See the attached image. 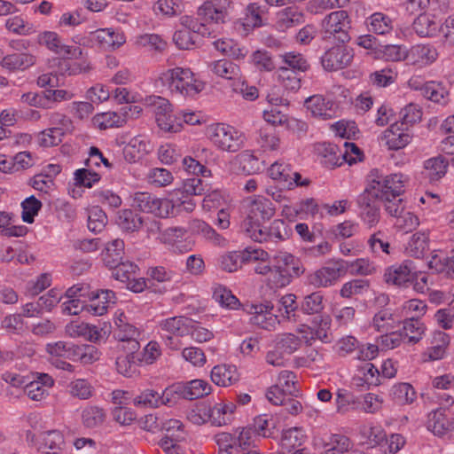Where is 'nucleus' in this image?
Returning <instances> with one entry per match:
<instances>
[{
    "label": "nucleus",
    "instance_id": "7c9ffc66",
    "mask_svg": "<svg viewBox=\"0 0 454 454\" xmlns=\"http://www.w3.org/2000/svg\"><path fill=\"white\" fill-rule=\"evenodd\" d=\"M382 141L389 150H399L410 143L411 136L397 124H393L383 132Z\"/></svg>",
    "mask_w": 454,
    "mask_h": 454
},
{
    "label": "nucleus",
    "instance_id": "c85d7f7f",
    "mask_svg": "<svg viewBox=\"0 0 454 454\" xmlns=\"http://www.w3.org/2000/svg\"><path fill=\"white\" fill-rule=\"evenodd\" d=\"M200 20L208 25H218L224 23L228 17L226 10L214 4L213 2H205L197 12Z\"/></svg>",
    "mask_w": 454,
    "mask_h": 454
},
{
    "label": "nucleus",
    "instance_id": "680f3d73",
    "mask_svg": "<svg viewBox=\"0 0 454 454\" xmlns=\"http://www.w3.org/2000/svg\"><path fill=\"white\" fill-rule=\"evenodd\" d=\"M116 223L122 231H134L141 226L142 220L132 210L125 209L119 213Z\"/></svg>",
    "mask_w": 454,
    "mask_h": 454
},
{
    "label": "nucleus",
    "instance_id": "603ef678",
    "mask_svg": "<svg viewBox=\"0 0 454 454\" xmlns=\"http://www.w3.org/2000/svg\"><path fill=\"white\" fill-rule=\"evenodd\" d=\"M267 244H276L284 241L289 236L287 225L282 219H275L267 227Z\"/></svg>",
    "mask_w": 454,
    "mask_h": 454
},
{
    "label": "nucleus",
    "instance_id": "ddd939ff",
    "mask_svg": "<svg viewBox=\"0 0 454 454\" xmlns=\"http://www.w3.org/2000/svg\"><path fill=\"white\" fill-rule=\"evenodd\" d=\"M359 217L369 229L374 228L380 221V203L377 197L366 188L357 197Z\"/></svg>",
    "mask_w": 454,
    "mask_h": 454
},
{
    "label": "nucleus",
    "instance_id": "9b49d317",
    "mask_svg": "<svg viewBox=\"0 0 454 454\" xmlns=\"http://www.w3.org/2000/svg\"><path fill=\"white\" fill-rule=\"evenodd\" d=\"M252 437L251 428L238 427L233 433L221 432L214 436L218 446V454H236L237 450L246 447Z\"/></svg>",
    "mask_w": 454,
    "mask_h": 454
},
{
    "label": "nucleus",
    "instance_id": "6e6d98bb",
    "mask_svg": "<svg viewBox=\"0 0 454 454\" xmlns=\"http://www.w3.org/2000/svg\"><path fill=\"white\" fill-rule=\"evenodd\" d=\"M280 57L284 63V66L281 67H289L297 73L306 72L309 68L308 60L301 53L289 51L282 54Z\"/></svg>",
    "mask_w": 454,
    "mask_h": 454
},
{
    "label": "nucleus",
    "instance_id": "cd10ccee",
    "mask_svg": "<svg viewBox=\"0 0 454 454\" xmlns=\"http://www.w3.org/2000/svg\"><path fill=\"white\" fill-rule=\"evenodd\" d=\"M358 371V373L353 376L351 384L361 388H369L381 384L380 378L391 379L395 377L396 371Z\"/></svg>",
    "mask_w": 454,
    "mask_h": 454
},
{
    "label": "nucleus",
    "instance_id": "c03bdc74",
    "mask_svg": "<svg viewBox=\"0 0 454 454\" xmlns=\"http://www.w3.org/2000/svg\"><path fill=\"white\" fill-rule=\"evenodd\" d=\"M307 435L301 427H292L283 432L281 446L284 450L291 451L301 447L306 441Z\"/></svg>",
    "mask_w": 454,
    "mask_h": 454
},
{
    "label": "nucleus",
    "instance_id": "393cba45",
    "mask_svg": "<svg viewBox=\"0 0 454 454\" xmlns=\"http://www.w3.org/2000/svg\"><path fill=\"white\" fill-rule=\"evenodd\" d=\"M119 398L129 401L131 396L129 392L115 390V422L119 424V427H115V433L122 434L123 432L120 429L126 427L129 430L137 419V414L131 408L122 406L124 403L122 401L117 403Z\"/></svg>",
    "mask_w": 454,
    "mask_h": 454
},
{
    "label": "nucleus",
    "instance_id": "37998d69",
    "mask_svg": "<svg viewBox=\"0 0 454 454\" xmlns=\"http://www.w3.org/2000/svg\"><path fill=\"white\" fill-rule=\"evenodd\" d=\"M369 31L378 35H386L392 31L393 21L390 17L382 12H375L366 19Z\"/></svg>",
    "mask_w": 454,
    "mask_h": 454
},
{
    "label": "nucleus",
    "instance_id": "72a5a7b5",
    "mask_svg": "<svg viewBox=\"0 0 454 454\" xmlns=\"http://www.w3.org/2000/svg\"><path fill=\"white\" fill-rule=\"evenodd\" d=\"M35 63V57L27 52L10 54L1 60V66L9 71L25 70Z\"/></svg>",
    "mask_w": 454,
    "mask_h": 454
},
{
    "label": "nucleus",
    "instance_id": "f257e3e1",
    "mask_svg": "<svg viewBox=\"0 0 454 454\" xmlns=\"http://www.w3.org/2000/svg\"><path fill=\"white\" fill-rule=\"evenodd\" d=\"M3 380L10 384L11 387L15 388L11 395L19 397L24 392L31 400L41 401L48 395V388L53 385L52 378L46 374L41 373L36 380L28 381L25 376L11 371H6L3 376Z\"/></svg>",
    "mask_w": 454,
    "mask_h": 454
},
{
    "label": "nucleus",
    "instance_id": "f03ea898",
    "mask_svg": "<svg viewBox=\"0 0 454 454\" xmlns=\"http://www.w3.org/2000/svg\"><path fill=\"white\" fill-rule=\"evenodd\" d=\"M273 271L270 286L282 288L288 286L294 278H299L305 271L301 261L288 252H278L272 259Z\"/></svg>",
    "mask_w": 454,
    "mask_h": 454
},
{
    "label": "nucleus",
    "instance_id": "4d7b16f0",
    "mask_svg": "<svg viewBox=\"0 0 454 454\" xmlns=\"http://www.w3.org/2000/svg\"><path fill=\"white\" fill-rule=\"evenodd\" d=\"M183 8V0H158L153 6V11L156 14L173 17L180 14Z\"/></svg>",
    "mask_w": 454,
    "mask_h": 454
},
{
    "label": "nucleus",
    "instance_id": "e2e57ef3",
    "mask_svg": "<svg viewBox=\"0 0 454 454\" xmlns=\"http://www.w3.org/2000/svg\"><path fill=\"white\" fill-rule=\"evenodd\" d=\"M5 28L15 35H27L33 32V26L21 15L10 17L5 20Z\"/></svg>",
    "mask_w": 454,
    "mask_h": 454
},
{
    "label": "nucleus",
    "instance_id": "412c9836",
    "mask_svg": "<svg viewBox=\"0 0 454 454\" xmlns=\"http://www.w3.org/2000/svg\"><path fill=\"white\" fill-rule=\"evenodd\" d=\"M272 309L273 305L269 301L253 305L250 311L252 315L251 323L266 331L276 330L280 320L277 315L272 313Z\"/></svg>",
    "mask_w": 454,
    "mask_h": 454
},
{
    "label": "nucleus",
    "instance_id": "b1692460",
    "mask_svg": "<svg viewBox=\"0 0 454 454\" xmlns=\"http://www.w3.org/2000/svg\"><path fill=\"white\" fill-rule=\"evenodd\" d=\"M173 392L177 393V395L182 398L194 400L209 395L211 386L203 380H192L185 383L173 384V387L168 390L167 395Z\"/></svg>",
    "mask_w": 454,
    "mask_h": 454
},
{
    "label": "nucleus",
    "instance_id": "864d4df0",
    "mask_svg": "<svg viewBox=\"0 0 454 454\" xmlns=\"http://www.w3.org/2000/svg\"><path fill=\"white\" fill-rule=\"evenodd\" d=\"M73 361H80L82 364H91L99 359L100 353L98 348L92 345L76 346L74 349Z\"/></svg>",
    "mask_w": 454,
    "mask_h": 454
},
{
    "label": "nucleus",
    "instance_id": "a211bd4d",
    "mask_svg": "<svg viewBox=\"0 0 454 454\" xmlns=\"http://www.w3.org/2000/svg\"><path fill=\"white\" fill-rule=\"evenodd\" d=\"M353 57V50L341 43L327 50L321 57V63L325 70L336 71L349 66Z\"/></svg>",
    "mask_w": 454,
    "mask_h": 454
},
{
    "label": "nucleus",
    "instance_id": "5701e85b",
    "mask_svg": "<svg viewBox=\"0 0 454 454\" xmlns=\"http://www.w3.org/2000/svg\"><path fill=\"white\" fill-rule=\"evenodd\" d=\"M117 136L118 137L115 142L119 145H124L122 148V155L125 160L129 163L140 160L150 151L148 143L140 137H134L129 139L128 134Z\"/></svg>",
    "mask_w": 454,
    "mask_h": 454
},
{
    "label": "nucleus",
    "instance_id": "3c124183",
    "mask_svg": "<svg viewBox=\"0 0 454 454\" xmlns=\"http://www.w3.org/2000/svg\"><path fill=\"white\" fill-rule=\"evenodd\" d=\"M298 384L297 377L293 371H280L277 382L274 385L278 386L288 395L297 396L299 392Z\"/></svg>",
    "mask_w": 454,
    "mask_h": 454
},
{
    "label": "nucleus",
    "instance_id": "dca6fc26",
    "mask_svg": "<svg viewBox=\"0 0 454 454\" xmlns=\"http://www.w3.org/2000/svg\"><path fill=\"white\" fill-rule=\"evenodd\" d=\"M155 120L159 128L166 132L176 133L181 130L182 123L178 114H171V105L168 100L158 97L153 101Z\"/></svg>",
    "mask_w": 454,
    "mask_h": 454
},
{
    "label": "nucleus",
    "instance_id": "de8ad7c7",
    "mask_svg": "<svg viewBox=\"0 0 454 454\" xmlns=\"http://www.w3.org/2000/svg\"><path fill=\"white\" fill-rule=\"evenodd\" d=\"M353 442L343 434H333L325 444V450L322 454H347L352 452Z\"/></svg>",
    "mask_w": 454,
    "mask_h": 454
},
{
    "label": "nucleus",
    "instance_id": "4468645a",
    "mask_svg": "<svg viewBox=\"0 0 454 454\" xmlns=\"http://www.w3.org/2000/svg\"><path fill=\"white\" fill-rule=\"evenodd\" d=\"M133 206L143 212L164 218L170 215L174 204L168 199H158L148 192H136Z\"/></svg>",
    "mask_w": 454,
    "mask_h": 454
},
{
    "label": "nucleus",
    "instance_id": "c756f323",
    "mask_svg": "<svg viewBox=\"0 0 454 454\" xmlns=\"http://www.w3.org/2000/svg\"><path fill=\"white\" fill-rule=\"evenodd\" d=\"M449 161L442 156L430 158L424 162L423 176L429 183L440 181L447 173Z\"/></svg>",
    "mask_w": 454,
    "mask_h": 454
},
{
    "label": "nucleus",
    "instance_id": "338daca9",
    "mask_svg": "<svg viewBox=\"0 0 454 454\" xmlns=\"http://www.w3.org/2000/svg\"><path fill=\"white\" fill-rule=\"evenodd\" d=\"M173 179L172 173L163 168H152L147 174L148 182L156 187L167 186L173 182Z\"/></svg>",
    "mask_w": 454,
    "mask_h": 454
},
{
    "label": "nucleus",
    "instance_id": "13d9d810",
    "mask_svg": "<svg viewBox=\"0 0 454 454\" xmlns=\"http://www.w3.org/2000/svg\"><path fill=\"white\" fill-rule=\"evenodd\" d=\"M392 395L396 403L411 404L417 398L416 391L409 383H399L394 386Z\"/></svg>",
    "mask_w": 454,
    "mask_h": 454
},
{
    "label": "nucleus",
    "instance_id": "69168bd1",
    "mask_svg": "<svg viewBox=\"0 0 454 454\" xmlns=\"http://www.w3.org/2000/svg\"><path fill=\"white\" fill-rule=\"evenodd\" d=\"M404 341L403 333L399 331H389L377 339V343L382 350L394 349Z\"/></svg>",
    "mask_w": 454,
    "mask_h": 454
},
{
    "label": "nucleus",
    "instance_id": "4be33fe9",
    "mask_svg": "<svg viewBox=\"0 0 454 454\" xmlns=\"http://www.w3.org/2000/svg\"><path fill=\"white\" fill-rule=\"evenodd\" d=\"M236 404L232 402L216 403L214 406L203 405L202 411L207 415L208 421L215 427H223L231 423Z\"/></svg>",
    "mask_w": 454,
    "mask_h": 454
},
{
    "label": "nucleus",
    "instance_id": "423d86ee",
    "mask_svg": "<svg viewBox=\"0 0 454 454\" xmlns=\"http://www.w3.org/2000/svg\"><path fill=\"white\" fill-rule=\"evenodd\" d=\"M210 139L219 150L236 153L245 146L247 137L231 125L217 123L211 128Z\"/></svg>",
    "mask_w": 454,
    "mask_h": 454
},
{
    "label": "nucleus",
    "instance_id": "bb28decb",
    "mask_svg": "<svg viewBox=\"0 0 454 454\" xmlns=\"http://www.w3.org/2000/svg\"><path fill=\"white\" fill-rule=\"evenodd\" d=\"M437 57L438 53L434 47L417 44L406 52L405 59L409 64L425 67L434 62Z\"/></svg>",
    "mask_w": 454,
    "mask_h": 454
},
{
    "label": "nucleus",
    "instance_id": "5fc2aeb1",
    "mask_svg": "<svg viewBox=\"0 0 454 454\" xmlns=\"http://www.w3.org/2000/svg\"><path fill=\"white\" fill-rule=\"evenodd\" d=\"M89 39L93 46L107 51L114 46V31L111 28H100L91 32Z\"/></svg>",
    "mask_w": 454,
    "mask_h": 454
},
{
    "label": "nucleus",
    "instance_id": "0e129e2a",
    "mask_svg": "<svg viewBox=\"0 0 454 454\" xmlns=\"http://www.w3.org/2000/svg\"><path fill=\"white\" fill-rule=\"evenodd\" d=\"M323 295L320 292L312 293L304 297L301 303V309L308 315L317 314L323 310Z\"/></svg>",
    "mask_w": 454,
    "mask_h": 454
},
{
    "label": "nucleus",
    "instance_id": "ea45409f",
    "mask_svg": "<svg viewBox=\"0 0 454 454\" xmlns=\"http://www.w3.org/2000/svg\"><path fill=\"white\" fill-rule=\"evenodd\" d=\"M435 337L439 338L440 343L427 348V350L421 354L420 361L422 363L437 361L444 357L447 347L450 343V337L448 334L442 332L437 333Z\"/></svg>",
    "mask_w": 454,
    "mask_h": 454
},
{
    "label": "nucleus",
    "instance_id": "f8f14e48",
    "mask_svg": "<svg viewBox=\"0 0 454 454\" xmlns=\"http://www.w3.org/2000/svg\"><path fill=\"white\" fill-rule=\"evenodd\" d=\"M139 268L132 261L127 258H121L115 265V280L125 284L127 289L140 293L147 287V280L144 278H137Z\"/></svg>",
    "mask_w": 454,
    "mask_h": 454
},
{
    "label": "nucleus",
    "instance_id": "1a4fd4ad",
    "mask_svg": "<svg viewBox=\"0 0 454 454\" xmlns=\"http://www.w3.org/2000/svg\"><path fill=\"white\" fill-rule=\"evenodd\" d=\"M407 180L408 178L401 173L377 176L369 183L366 189L378 198L400 197L404 192Z\"/></svg>",
    "mask_w": 454,
    "mask_h": 454
},
{
    "label": "nucleus",
    "instance_id": "6e6552de",
    "mask_svg": "<svg viewBox=\"0 0 454 454\" xmlns=\"http://www.w3.org/2000/svg\"><path fill=\"white\" fill-rule=\"evenodd\" d=\"M348 270V262L342 259L332 260L308 276V282L314 287H329L337 283Z\"/></svg>",
    "mask_w": 454,
    "mask_h": 454
},
{
    "label": "nucleus",
    "instance_id": "4c0bfd02",
    "mask_svg": "<svg viewBox=\"0 0 454 454\" xmlns=\"http://www.w3.org/2000/svg\"><path fill=\"white\" fill-rule=\"evenodd\" d=\"M208 68L216 76L227 80L237 79L240 75L239 67L225 59L210 62Z\"/></svg>",
    "mask_w": 454,
    "mask_h": 454
},
{
    "label": "nucleus",
    "instance_id": "aec40b11",
    "mask_svg": "<svg viewBox=\"0 0 454 454\" xmlns=\"http://www.w3.org/2000/svg\"><path fill=\"white\" fill-rule=\"evenodd\" d=\"M266 256V251L249 247L243 253L232 252L222 255L220 258V267L225 271L234 272L241 267L243 262H249L251 259H263Z\"/></svg>",
    "mask_w": 454,
    "mask_h": 454
},
{
    "label": "nucleus",
    "instance_id": "f704fd0d",
    "mask_svg": "<svg viewBox=\"0 0 454 454\" xmlns=\"http://www.w3.org/2000/svg\"><path fill=\"white\" fill-rule=\"evenodd\" d=\"M448 421L445 409L438 408L428 413L426 426L434 435L442 437L447 435Z\"/></svg>",
    "mask_w": 454,
    "mask_h": 454
},
{
    "label": "nucleus",
    "instance_id": "20e7f679",
    "mask_svg": "<svg viewBox=\"0 0 454 454\" xmlns=\"http://www.w3.org/2000/svg\"><path fill=\"white\" fill-rule=\"evenodd\" d=\"M160 80L172 92L184 96H194L204 89V83L195 79L189 68L168 69L161 74Z\"/></svg>",
    "mask_w": 454,
    "mask_h": 454
},
{
    "label": "nucleus",
    "instance_id": "052dcab7",
    "mask_svg": "<svg viewBox=\"0 0 454 454\" xmlns=\"http://www.w3.org/2000/svg\"><path fill=\"white\" fill-rule=\"evenodd\" d=\"M437 28V24L426 14H419L413 22V29L422 37L433 36Z\"/></svg>",
    "mask_w": 454,
    "mask_h": 454
},
{
    "label": "nucleus",
    "instance_id": "a19ab883",
    "mask_svg": "<svg viewBox=\"0 0 454 454\" xmlns=\"http://www.w3.org/2000/svg\"><path fill=\"white\" fill-rule=\"evenodd\" d=\"M399 321L394 317L389 309H384L378 311L372 317V326L380 333H387L394 330L398 325Z\"/></svg>",
    "mask_w": 454,
    "mask_h": 454
},
{
    "label": "nucleus",
    "instance_id": "0eeeda50",
    "mask_svg": "<svg viewBox=\"0 0 454 454\" xmlns=\"http://www.w3.org/2000/svg\"><path fill=\"white\" fill-rule=\"evenodd\" d=\"M159 329L163 333L165 344L171 349L177 350L182 342L177 337L187 335L191 332L192 319L185 317H172L159 322Z\"/></svg>",
    "mask_w": 454,
    "mask_h": 454
},
{
    "label": "nucleus",
    "instance_id": "09e8293b",
    "mask_svg": "<svg viewBox=\"0 0 454 454\" xmlns=\"http://www.w3.org/2000/svg\"><path fill=\"white\" fill-rule=\"evenodd\" d=\"M241 231L249 239L259 243H267V227L262 226L261 222L243 221Z\"/></svg>",
    "mask_w": 454,
    "mask_h": 454
},
{
    "label": "nucleus",
    "instance_id": "8fccbe9b",
    "mask_svg": "<svg viewBox=\"0 0 454 454\" xmlns=\"http://www.w3.org/2000/svg\"><path fill=\"white\" fill-rule=\"evenodd\" d=\"M278 79L285 90L296 92L301 86V77L297 72L289 67H278L277 70Z\"/></svg>",
    "mask_w": 454,
    "mask_h": 454
},
{
    "label": "nucleus",
    "instance_id": "a878e982",
    "mask_svg": "<svg viewBox=\"0 0 454 454\" xmlns=\"http://www.w3.org/2000/svg\"><path fill=\"white\" fill-rule=\"evenodd\" d=\"M411 264V261H404L400 264L387 267L384 273L386 283L402 286L411 281L413 278Z\"/></svg>",
    "mask_w": 454,
    "mask_h": 454
},
{
    "label": "nucleus",
    "instance_id": "e433bc0d",
    "mask_svg": "<svg viewBox=\"0 0 454 454\" xmlns=\"http://www.w3.org/2000/svg\"><path fill=\"white\" fill-rule=\"evenodd\" d=\"M303 22L304 16L295 6L285 8L277 14V26L280 30H286Z\"/></svg>",
    "mask_w": 454,
    "mask_h": 454
},
{
    "label": "nucleus",
    "instance_id": "2eb2a0df",
    "mask_svg": "<svg viewBox=\"0 0 454 454\" xmlns=\"http://www.w3.org/2000/svg\"><path fill=\"white\" fill-rule=\"evenodd\" d=\"M304 107L313 117L321 120L335 118L340 114V104L323 95H313L304 101Z\"/></svg>",
    "mask_w": 454,
    "mask_h": 454
},
{
    "label": "nucleus",
    "instance_id": "473e14b6",
    "mask_svg": "<svg viewBox=\"0 0 454 454\" xmlns=\"http://www.w3.org/2000/svg\"><path fill=\"white\" fill-rule=\"evenodd\" d=\"M63 434L58 430L43 432L40 434L38 450L46 454H57L64 446Z\"/></svg>",
    "mask_w": 454,
    "mask_h": 454
},
{
    "label": "nucleus",
    "instance_id": "39448f33",
    "mask_svg": "<svg viewBox=\"0 0 454 454\" xmlns=\"http://www.w3.org/2000/svg\"><path fill=\"white\" fill-rule=\"evenodd\" d=\"M323 40L330 43L345 44L351 36V21L346 11H335L325 17L322 20Z\"/></svg>",
    "mask_w": 454,
    "mask_h": 454
},
{
    "label": "nucleus",
    "instance_id": "79ce46f5",
    "mask_svg": "<svg viewBox=\"0 0 454 454\" xmlns=\"http://www.w3.org/2000/svg\"><path fill=\"white\" fill-rule=\"evenodd\" d=\"M425 330L424 324L419 318L411 317L403 322L401 332L403 334L404 340H408L410 343H417L422 339Z\"/></svg>",
    "mask_w": 454,
    "mask_h": 454
},
{
    "label": "nucleus",
    "instance_id": "bf43d9fd",
    "mask_svg": "<svg viewBox=\"0 0 454 454\" xmlns=\"http://www.w3.org/2000/svg\"><path fill=\"white\" fill-rule=\"evenodd\" d=\"M336 136L345 139H356L359 133L357 125L353 121L340 120L331 126Z\"/></svg>",
    "mask_w": 454,
    "mask_h": 454
},
{
    "label": "nucleus",
    "instance_id": "c9c22d12",
    "mask_svg": "<svg viewBox=\"0 0 454 454\" xmlns=\"http://www.w3.org/2000/svg\"><path fill=\"white\" fill-rule=\"evenodd\" d=\"M423 97L432 102L445 106L449 102L450 92L442 82L429 81L424 87Z\"/></svg>",
    "mask_w": 454,
    "mask_h": 454
},
{
    "label": "nucleus",
    "instance_id": "774afa93",
    "mask_svg": "<svg viewBox=\"0 0 454 454\" xmlns=\"http://www.w3.org/2000/svg\"><path fill=\"white\" fill-rule=\"evenodd\" d=\"M419 225V217L412 212L405 210L395 218V227L405 233L411 232Z\"/></svg>",
    "mask_w": 454,
    "mask_h": 454
},
{
    "label": "nucleus",
    "instance_id": "f3484780",
    "mask_svg": "<svg viewBox=\"0 0 454 454\" xmlns=\"http://www.w3.org/2000/svg\"><path fill=\"white\" fill-rule=\"evenodd\" d=\"M67 333L72 338L83 337L96 342L106 340L111 333V325H105L98 329L97 326L83 322H73L67 325Z\"/></svg>",
    "mask_w": 454,
    "mask_h": 454
},
{
    "label": "nucleus",
    "instance_id": "58836bf2",
    "mask_svg": "<svg viewBox=\"0 0 454 454\" xmlns=\"http://www.w3.org/2000/svg\"><path fill=\"white\" fill-rule=\"evenodd\" d=\"M316 153L324 159L326 167L334 168L341 166L340 155L338 146L331 143H318L315 145Z\"/></svg>",
    "mask_w": 454,
    "mask_h": 454
},
{
    "label": "nucleus",
    "instance_id": "9d476101",
    "mask_svg": "<svg viewBox=\"0 0 454 454\" xmlns=\"http://www.w3.org/2000/svg\"><path fill=\"white\" fill-rule=\"evenodd\" d=\"M135 102V95L131 94L127 88H115V127H121L138 117L142 108L133 105Z\"/></svg>",
    "mask_w": 454,
    "mask_h": 454
},
{
    "label": "nucleus",
    "instance_id": "49530a36",
    "mask_svg": "<svg viewBox=\"0 0 454 454\" xmlns=\"http://www.w3.org/2000/svg\"><path fill=\"white\" fill-rule=\"evenodd\" d=\"M87 299L89 301V303L86 302L87 312L95 316H101L106 311L109 302L108 291L90 292V296Z\"/></svg>",
    "mask_w": 454,
    "mask_h": 454
},
{
    "label": "nucleus",
    "instance_id": "6ab92c4d",
    "mask_svg": "<svg viewBox=\"0 0 454 454\" xmlns=\"http://www.w3.org/2000/svg\"><path fill=\"white\" fill-rule=\"evenodd\" d=\"M247 216L243 221L262 222L270 220L275 214L273 203L262 196L250 197L246 200Z\"/></svg>",
    "mask_w": 454,
    "mask_h": 454
},
{
    "label": "nucleus",
    "instance_id": "a18cd8bd",
    "mask_svg": "<svg viewBox=\"0 0 454 454\" xmlns=\"http://www.w3.org/2000/svg\"><path fill=\"white\" fill-rule=\"evenodd\" d=\"M367 245L371 253L375 255H380L381 253L387 255L391 254L389 238L384 231L379 230L371 234Z\"/></svg>",
    "mask_w": 454,
    "mask_h": 454
},
{
    "label": "nucleus",
    "instance_id": "7ed1b4c3",
    "mask_svg": "<svg viewBox=\"0 0 454 454\" xmlns=\"http://www.w3.org/2000/svg\"><path fill=\"white\" fill-rule=\"evenodd\" d=\"M126 317L121 313L118 317L120 324L115 325V352L119 353L115 364L121 366V363L135 357V354L140 348V344L137 340L140 333L138 330L129 323H125Z\"/></svg>",
    "mask_w": 454,
    "mask_h": 454
},
{
    "label": "nucleus",
    "instance_id": "2f4dec72",
    "mask_svg": "<svg viewBox=\"0 0 454 454\" xmlns=\"http://www.w3.org/2000/svg\"><path fill=\"white\" fill-rule=\"evenodd\" d=\"M161 355L160 344L157 341L151 340L142 352L137 351L135 357L128 359L127 364L131 366H145L153 364Z\"/></svg>",
    "mask_w": 454,
    "mask_h": 454
}]
</instances>
